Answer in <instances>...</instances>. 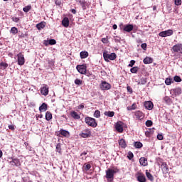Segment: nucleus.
Segmentation results:
<instances>
[{
	"label": "nucleus",
	"mask_w": 182,
	"mask_h": 182,
	"mask_svg": "<svg viewBox=\"0 0 182 182\" xmlns=\"http://www.w3.org/2000/svg\"><path fill=\"white\" fill-rule=\"evenodd\" d=\"M119 171H120V170H119L117 167H113L112 169L108 168L106 171L105 177L108 181H113V178H114V174H116V173H119Z\"/></svg>",
	"instance_id": "1"
},
{
	"label": "nucleus",
	"mask_w": 182,
	"mask_h": 182,
	"mask_svg": "<svg viewBox=\"0 0 182 182\" xmlns=\"http://www.w3.org/2000/svg\"><path fill=\"white\" fill-rule=\"evenodd\" d=\"M110 52L107 51V50H104L103 52V58L105 60V62H109V60H114L116 58H117V55L114 53H112L110 54Z\"/></svg>",
	"instance_id": "2"
},
{
	"label": "nucleus",
	"mask_w": 182,
	"mask_h": 182,
	"mask_svg": "<svg viewBox=\"0 0 182 182\" xmlns=\"http://www.w3.org/2000/svg\"><path fill=\"white\" fill-rule=\"evenodd\" d=\"M85 122L87 126L93 127V129H95V127H97V122H96V119L95 118L87 117L85 118Z\"/></svg>",
	"instance_id": "3"
},
{
	"label": "nucleus",
	"mask_w": 182,
	"mask_h": 182,
	"mask_svg": "<svg viewBox=\"0 0 182 182\" xmlns=\"http://www.w3.org/2000/svg\"><path fill=\"white\" fill-rule=\"evenodd\" d=\"M119 28L123 32H128L130 33L132 31H133L134 26L133 24H127V25H123V23H121L119 25Z\"/></svg>",
	"instance_id": "4"
},
{
	"label": "nucleus",
	"mask_w": 182,
	"mask_h": 182,
	"mask_svg": "<svg viewBox=\"0 0 182 182\" xmlns=\"http://www.w3.org/2000/svg\"><path fill=\"white\" fill-rule=\"evenodd\" d=\"M79 136H80V137H82V139H89V137H91L92 136V131L90 130V129L87 128L82 130L79 134Z\"/></svg>",
	"instance_id": "5"
},
{
	"label": "nucleus",
	"mask_w": 182,
	"mask_h": 182,
	"mask_svg": "<svg viewBox=\"0 0 182 182\" xmlns=\"http://www.w3.org/2000/svg\"><path fill=\"white\" fill-rule=\"evenodd\" d=\"M16 58L18 66H23L25 65V55L22 53H19L17 54Z\"/></svg>",
	"instance_id": "6"
},
{
	"label": "nucleus",
	"mask_w": 182,
	"mask_h": 182,
	"mask_svg": "<svg viewBox=\"0 0 182 182\" xmlns=\"http://www.w3.org/2000/svg\"><path fill=\"white\" fill-rule=\"evenodd\" d=\"M76 69L77 72H79V73H80L81 75H86L87 66L86 65V64L78 65H77Z\"/></svg>",
	"instance_id": "7"
},
{
	"label": "nucleus",
	"mask_w": 182,
	"mask_h": 182,
	"mask_svg": "<svg viewBox=\"0 0 182 182\" xmlns=\"http://www.w3.org/2000/svg\"><path fill=\"white\" fill-rule=\"evenodd\" d=\"M173 30L168 29L164 31H161L159 33V36L161 38H166V36H171L173 35Z\"/></svg>",
	"instance_id": "8"
},
{
	"label": "nucleus",
	"mask_w": 182,
	"mask_h": 182,
	"mask_svg": "<svg viewBox=\"0 0 182 182\" xmlns=\"http://www.w3.org/2000/svg\"><path fill=\"white\" fill-rule=\"evenodd\" d=\"M100 86L101 90H110L112 89V85L106 81H102Z\"/></svg>",
	"instance_id": "9"
},
{
	"label": "nucleus",
	"mask_w": 182,
	"mask_h": 182,
	"mask_svg": "<svg viewBox=\"0 0 182 182\" xmlns=\"http://www.w3.org/2000/svg\"><path fill=\"white\" fill-rule=\"evenodd\" d=\"M41 93L43 96H48V95H49V87L48 86V85H43V87L41 88Z\"/></svg>",
	"instance_id": "10"
},
{
	"label": "nucleus",
	"mask_w": 182,
	"mask_h": 182,
	"mask_svg": "<svg viewBox=\"0 0 182 182\" xmlns=\"http://www.w3.org/2000/svg\"><path fill=\"white\" fill-rule=\"evenodd\" d=\"M57 136H58V137H69L70 136V133L67 130L61 129L58 132Z\"/></svg>",
	"instance_id": "11"
},
{
	"label": "nucleus",
	"mask_w": 182,
	"mask_h": 182,
	"mask_svg": "<svg viewBox=\"0 0 182 182\" xmlns=\"http://www.w3.org/2000/svg\"><path fill=\"white\" fill-rule=\"evenodd\" d=\"M123 124L122 121H119L115 124V129L118 133H123Z\"/></svg>",
	"instance_id": "12"
},
{
	"label": "nucleus",
	"mask_w": 182,
	"mask_h": 182,
	"mask_svg": "<svg viewBox=\"0 0 182 182\" xmlns=\"http://www.w3.org/2000/svg\"><path fill=\"white\" fill-rule=\"evenodd\" d=\"M134 116L136 120H143L144 119V113L140 110L134 112Z\"/></svg>",
	"instance_id": "13"
},
{
	"label": "nucleus",
	"mask_w": 182,
	"mask_h": 182,
	"mask_svg": "<svg viewBox=\"0 0 182 182\" xmlns=\"http://www.w3.org/2000/svg\"><path fill=\"white\" fill-rule=\"evenodd\" d=\"M144 106L147 110H153L154 105L151 101H146L144 102Z\"/></svg>",
	"instance_id": "14"
},
{
	"label": "nucleus",
	"mask_w": 182,
	"mask_h": 182,
	"mask_svg": "<svg viewBox=\"0 0 182 182\" xmlns=\"http://www.w3.org/2000/svg\"><path fill=\"white\" fill-rule=\"evenodd\" d=\"M171 93H173L174 96H180L181 95V87H176L171 90Z\"/></svg>",
	"instance_id": "15"
},
{
	"label": "nucleus",
	"mask_w": 182,
	"mask_h": 182,
	"mask_svg": "<svg viewBox=\"0 0 182 182\" xmlns=\"http://www.w3.org/2000/svg\"><path fill=\"white\" fill-rule=\"evenodd\" d=\"M161 167L164 174H167V173H168V166H167L166 162H163Z\"/></svg>",
	"instance_id": "16"
},
{
	"label": "nucleus",
	"mask_w": 182,
	"mask_h": 182,
	"mask_svg": "<svg viewBox=\"0 0 182 182\" xmlns=\"http://www.w3.org/2000/svg\"><path fill=\"white\" fill-rule=\"evenodd\" d=\"M12 161H10V164H12V166H16V167H19L21 166V161L18 159H13L11 158Z\"/></svg>",
	"instance_id": "17"
},
{
	"label": "nucleus",
	"mask_w": 182,
	"mask_h": 182,
	"mask_svg": "<svg viewBox=\"0 0 182 182\" xmlns=\"http://www.w3.org/2000/svg\"><path fill=\"white\" fill-rule=\"evenodd\" d=\"M139 163L141 166H143L144 167H146V166H148L149 162H147V159L144 157H141L139 159Z\"/></svg>",
	"instance_id": "18"
},
{
	"label": "nucleus",
	"mask_w": 182,
	"mask_h": 182,
	"mask_svg": "<svg viewBox=\"0 0 182 182\" xmlns=\"http://www.w3.org/2000/svg\"><path fill=\"white\" fill-rule=\"evenodd\" d=\"M137 181L139 182H146V176L143 173H139V176L136 177Z\"/></svg>",
	"instance_id": "19"
},
{
	"label": "nucleus",
	"mask_w": 182,
	"mask_h": 182,
	"mask_svg": "<svg viewBox=\"0 0 182 182\" xmlns=\"http://www.w3.org/2000/svg\"><path fill=\"white\" fill-rule=\"evenodd\" d=\"M70 116L71 117H73V119H75V120H79V119H80V115H79V114H77V112L75 111H72L70 112Z\"/></svg>",
	"instance_id": "20"
},
{
	"label": "nucleus",
	"mask_w": 182,
	"mask_h": 182,
	"mask_svg": "<svg viewBox=\"0 0 182 182\" xmlns=\"http://www.w3.org/2000/svg\"><path fill=\"white\" fill-rule=\"evenodd\" d=\"M62 25L65 28H68L69 26V18L65 17L62 21Z\"/></svg>",
	"instance_id": "21"
},
{
	"label": "nucleus",
	"mask_w": 182,
	"mask_h": 182,
	"mask_svg": "<svg viewBox=\"0 0 182 182\" xmlns=\"http://www.w3.org/2000/svg\"><path fill=\"white\" fill-rule=\"evenodd\" d=\"M119 144L122 149H126L127 147V144H126V140L122 139L119 141Z\"/></svg>",
	"instance_id": "22"
},
{
	"label": "nucleus",
	"mask_w": 182,
	"mask_h": 182,
	"mask_svg": "<svg viewBox=\"0 0 182 182\" xmlns=\"http://www.w3.org/2000/svg\"><path fill=\"white\" fill-rule=\"evenodd\" d=\"M48 110V104L43 102L41 106L39 107L40 112H46Z\"/></svg>",
	"instance_id": "23"
},
{
	"label": "nucleus",
	"mask_w": 182,
	"mask_h": 182,
	"mask_svg": "<svg viewBox=\"0 0 182 182\" xmlns=\"http://www.w3.org/2000/svg\"><path fill=\"white\" fill-rule=\"evenodd\" d=\"M144 65H149L150 63H153V58L150 57H146L143 60Z\"/></svg>",
	"instance_id": "24"
},
{
	"label": "nucleus",
	"mask_w": 182,
	"mask_h": 182,
	"mask_svg": "<svg viewBox=\"0 0 182 182\" xmlns=\"http://www.w3.org/2000/svg\"><path fill=\"white\" fill-rule=\"evenodd\" d=\"M146 176L148 180H149L150 181H154V177L153 176V175H151V173H150V172H149V170H146Z\"/></svg>",
	"instance_id": "25"
},
{
	"label": "nucleus",
	"mask_w": 182,
	"mask_h": 182,
	"mask_svg": "<svg viewBox=\"0 0 182 182\" xmlns=\"http://www.w3.org/2000/svg\"><path fill=\"white\" fill-rule=\"evenodd\" d=\"M45 26H46V23L43 21L36 24V28L38 31H41V29H43Z\"/></svg>",
	"instance_id": "26"
},
{
	"label": "nucleus",
	"mask_w": 182,
	"mask_h": 182,
	"mask_svg": "<svg viewBox=\"0 0 182 182\" xmlns=\"http://www.w3.org/2000/svg\"><path fill=\"white\" fill-rule=\"evenodd\" d=\"M80 4L81 5L83 11L86 10V8L89 6V3H87V1H80Z\"/></svg>",
	"instance_id": "27"
},
{
	"label": "nucleus",
	"mask_w": 182,
	"mask_h": 182,
	"mask_svg": "<svg viewBox=\"0 0 182 182\" xmlns=\"http://www.w3.org/2000/svg\"><path fill=\"white\" fill-rule=\"evenodd\" d=\"M80 58L81 59H86L89 56V53L87 51H82L80 53Z\"/></svg>",
	"instance_id": "28"
},
{
	"label": "nucleus",
	"mask_w": 182,
	"mask_h": 182,
	"mask_svg": "<svg viewBox=\"0 0 182 182\" xmlns=\"http://www.w3.org/2000/svg\"><path fill=\"white\" fill-rule=\"evenodd\" d=\"M172 50H173V52H179V53H182V46H173Z\"/></svg>",
	"instance_id": "29"
},
{
	"label": "nucleus",
	"mask_w": 182,
	"mask_h": 182,
	"mask_svg": "<svg viewBox=\"0 0 182 182\" xmlns=\"http://www.w3.org/2000/svg\"><path fill=\"white\" fill-rule=\"evenodd\" d=\"M46 119L49 122V120H52V113L49 111L46 112Z\"/></svg>",
	"instance_id": "30"
},
{
	"label": "nucleus",
	"mask_w": 182,
	"mask_h": 182,
	"mask_svg": "<svg viewBox=\"0 0 182 182\" xmlns=\"http://www.w3.org/2000/svg\"><path fill=\"white\" fill-rule=\"evenodd\" d=\"M105 116H107L108 117H113L114 116V112L113 111H107L104 113Z\"/></svg>",
	"instance_id": "31"
},
{
	"label": "nucleus",
	"mask_w": 182,
	"mask_h": 182,
	"mask_svg": "<svg viewBox=\"0 0 182 182\" xmlns=\"http://www.w3.org/2000/svg\"><path fill=\"white\" fill-rule=\"evenodd\" d=\"M134 146L136 149H141V147H143V144L140 141H136L134 143Z\"/></svg>",
	"instance_id": "32"
},
{
	"label": "nucleus",
	"mask_w": 182,
	"mask_h": 182,
	"mask_svg": "<svg viewBox=\"0 0 182 182\" xmlns=\"http://www.w3.org/2000/svg\"><path fill=\"white\" fill-rule=\"evenodd\" d=\"M92 168V166L90 164H86L82 166V170L83 171H89V169Z\"/></svg>",
	"instance_id": "33"
},
{
	"label": "nucleus",
	"mask_w": 182,
	"mask_h": 182,
	"mask_svg": "<svg viewBox=\"0 0 182 182\" xmlns=\"http://www.w3.org/2000/svg\"><path fill=\"white\" fill-rule=\"evenodd\" d=\"M171 83H173V79L172 78H166L165 80V84L167 85V86H170V85H171Z\"/></svg>",
	"instance_id": "34"
},
{
	"label": "nucleus",
	"mask_w": 182,
	"mask_h": 182,
	"mask_svg": "<svg viewBox=\"0 0 182 182\" xmlns=\"http://www.w3.org/2000/svg\"><path fill=\"white\" fill-rule=\"evenodd\" d=\"M10 33H11L13 35H16V33H18V28L12 27L10 30Z\"/></svg>",
	"instance_id": "35"
},
{
	"label": "nucleus",
	"mask_w": 182,
	"mask_h": 182,
	"mask_svg": "<svg viewBox=\"0 0 182 182\" xmlns=\"http://www.w3.org/2000/svg\"><path fill=\"white\" fill-rule=\"evenodd\" d=\"M55 150H56L57 153H59L60 154H62V148L60 146V144H58L56 145Z\"/></svg>",
	"instance_id": "36"
},
{
	"label": "nucleus",
	"mask_w": 182,
	"mask_h": 182,
	"mask_svg": "<svg viewBox=\"0 0 182 182\" xmlns=\"http://www.w3.org/2000/svg\"><path fill=\"white\" fill-rule=\"evenodd\" d=\"M127 157L129 160H132L133 159V157H134V154H133V152L129 151L127 153Z\"/></svg>",
	"instance_id": "37"
},
{
	"label": "nucleus",
	"mask_w": 182,
	"mask_h": 182,
	"mask_svg": "<svg viewBox=\"0 0 182 182\" xmlns=\"http://www.w3.org/2000/svg\"><path fill=\"white\" fill-rule=\"evenodd\" d=\"M130 72L132 73H137L139 72V67H133L132 68L130 69Z\"/></svg>",
	"instance_id": "38"
},
{
	"label": "nucleus",
	"mask_w": 182,
	"mask_h": 182,
	"mask_svg": "<svg viewBox=\"0 0 182 182\" xmlns=\"http://www.w3.org/2000/svg\"><path fill=\"white\" fill-rule=\"evenodd\" d=\"M31 9H32L31 6H26V7H24L23 9V12L28 13V12H29V11H31Z\"/></svg>",
	"instance_id": "39"
},
{
	"label": "nucleus",
	"mask_w": 182,
	"mask_h": 182,
	"mask_svg": "<svg viewBox=\"0 0 182 182\" xmlns=\"http://www.w3.org/2000/svg\"><path fill=\"white\" fill-rule=\"evenodd\" d=\"M75 85H77L78 86H80V85L83 84V81L82 80H79V79H75Z\"/></svg>",
	"instance_id": "40"
},
{
	"label": "nucleus",
	"mask_w": 182,
	"mask_h": 182,
	"mask_svg": "<svg viewBox=\"0 0 182 182\" xmlns=\"http://www.w3.org/2000/svg\"><path fill=\"white\" fill-rule=\"evenodd\" d=\"M137 109V105L136 104H132V107H127V110H136Z\"/></svg>",
	"instance_id": "41"
},
{
	"label": "nucleus",
	"mask_w": 182,
	"mask_h": 182,
	"mask_svg": "<svg viewBox=\"0 0 182 182\" xmlns=\"http://www.w3.org/2000/svg\"><path fill=\"white\" fill-rule=\"evenodd\" d=\"M94 117L99 119V117H100V111L95 110V112H94Z\"/></svg>",
	"instance_id": "42"
},
{
	"label": "nucleus",
	"mask_w": 182,
	"mask_h": 182,
	"mask_svg": "<svg viewBox=\"0 0 182 182\" xmlns=\"http://www.w3.org/2000/svg\"><path fill=\"white\" fill-rule=\"evenodd\" d=\"M152 133H153V131L151 129H149L145 132V136L146 137H150V136H151Z\"/></svg>",
	"instance_id": "43"
},
{
	"label": "nucleus",
	"mask_w": 182,
	"mask_h": 182,
	"mask_svg": "<svg viewBox=\"0 0 182 182\" xmlns=\"http://www.w3.org/2000/svg\"><path fill=\"white\" fill-rule=\"evenodd\" d=\"M146 126L147 127H151V126H153V121H151V120H147V121L146 122Z\"/></svg>",
	"instance_id": "44"
},
{
	"label": "nucleus",
	"mask_w": 182,
	"mask_h": 182,
	"mask_svg": "<svg viewBox=\"0 0 182 182\" xmlns=\"http://www.w3.org/2000/svg\"><path fill=\"white\" fill-rule=\"evenodd\" d=\"M173 80L175 81V82H181V77H180V76H177V75H176L174 77H173Z\"/></svg>",
	"instance_id": "45"
},
{
	"label": "nucleus",
	"mask_w": 182,
	"mask_h": 182,
	"mask_svg": "<svg viewBox=\"0 0 182 182\" xmlns=\"http://www.w3.org/2000/svg\"><path fill=\"white\" fill-rule=\"evenodd\" d=\"M0 66L3 68V69H6V68H8V63L1 62Z\"/></svg>",
	"instance_id": "46"
},
{
	"label": "nucleus",
	"mask_w": 182,
	"mask_h": 182,
	"mask_svg": "<svg viewBox=\"0 0 182 182\" xmlns=\"http://www.w3.org/2000/svg\"><path fill=\"white\" fill-rule=\"evenodd\" d=\"M48 45H56V40L55 39L48 40Z\"/></svg>",
	"instance_id": "47"
},
{
	"label": "nucleus",
	"mask_w": 182,
	"mask_h": 182,
	"mask_svg": "<svg viewBox=\"0 0 182 182\" xmlns=\"http://www.w3.org/2000/svg\"><path fill=\"white\" fill-rule=\"evenodd\" d=\"M134 63H136V60H132L130 63L128 65L129 68H133V66H134Z\"/></svg>",
	"instance_id": "48"
},
{
	"label": "nucleus",
	"mask_w": 182,
	"mask_h": 182,
	"mask_svg": "<svg viewBox=\"0 0 182 182\" xmlns=\"http://www.w3.org/2000/svg\"><path fill=\"white\" fill-rule=\"evenodd\" d=\"M11 20L13 21V22L18 23V22H19V17H15V16L12 17Z\"/></svg>",
	"instance_id": "49"
},
{
	"label": "nucleus",
	"mask_w": 182,
	"mask_h": 182,
	"mask_svg": "<svg viewBox=\"0 0 182 182\" xmlns=\"http://www.w3.org/2000/svg\"><path fill=\"white\" fill-rule=\"evenodd\" d=\"M175 5H176L177 6L181 5V0H175Z\"/></svg>",
	"instance_id": "50"
},
{
	"label": "nucleus",
	"mask_w": 182,
	"mask_h": 182,
	"mask_svg": "<svg viewBox=\"0 0 182 182\" xmlns=\"http://www.w3.org/2000/svg\"><path fill=\"white\" fill-rule=\"evenodd\" d=\"M157 139H158V140H163V139H164L163 134H159L157 135Z\"/></svg>",
	"instance_id": "51"
},
{
	"label": "nucleus",
	"mask_w": 182,
	"mask_h": 182,
	"mask_svg": "<svg viewBox=\"0 0 182 182\" xmlns=\"http://www.w3.org/2000/svg\"><path fill=\"white\" fill-rule=\"evenodd\" d=\"M127 92H129V93H133V89H132V87L130 86H127Z\"/></svg>",
	"instance_id": "52"
},
{
	"label": "nucleus",
	"mask_w": 182,
	"mask_h": 182,
	"mask_svg": "<svg viewBox=\"0 0 182 182\" xmlns=\"http://www.w3.org/2000/svg\"><path fill=\"white\" fill-rule=\"evenodd\" d=\"M102 42L103 43H107L109 42V40L107 39V38H104L102 39Z\"/></svg>",
	"instance_id": "53"
},
{
	"label": "nucleus",
	"mask_w": 182,
	"mask_h": 182,
	"mask_svg": "<svg viewBox=\"0 0 182 182\" xmlns=\"http://www.w3.org/2000/svg\"><path fill=\"white\" fill-rule=\"evenodd\" d=\"M55 4L58 5V6H60V5H62V1H60V0H55Z\"/></svg>",
	"instance_id": "54"
},
{
	"label": "nucleus",
	"mask_w": 182,
	"mask_h": 182,
	"mask_svg": "<svg viewBox=\"0 0 182 182\" xmlns=\"http://www.w3.org/2000/svg\"><path fill=\"white\" fill-rule=\"evenodd\" d=\"M36 117L37 120H38L39 117H40V119H42V117H43V114H36Z\"/></svg>",
	"instance_id": "55"
},
{
	"label": "nucleus",
	"mask_w": 182,
	"mask_h": 182,
	"mask_svg": "<svg viewBox=\"0 0 182 182\" xmlns=\"http://www.w3.org/2000/svg\"><path fill=\"white\" fill-rule=\"evenodd\" d=\"M9 129L10 130H15V126H14V125H9Z\"/></svg>",
	"instance_id": "56"
},
{
	"label": "nucleus",
	"mask_w": 182,
	"mask_h": 182,
	"mask_svg": "<svg viewBox=\"0 0 182 182\" xmlns=\"http://www.w3.org/2000/svg\"><path fill=\"white\" fill-rule=\"evenodd\" d=\"M78 109H85V104H81L78 106Z\"/></svg>",
	"instance_id": "57"
},
{
	"label": "nucleus",
	"mask_w": 182,
	"mask_h": 182,
	"mask_svg": "<svg viewBox=\"0 0 182 182\" xmlns=\"http://www.w3.org/2000/svg\"><path fill=\"white\" fill-rule=\"evenodd\" d=\"M44 45H46V46H48V45H49V40L48 41H44Z\"/></svg>",
	"instance_id": "58"
},
{
	"label": "nucleus",
	"mask_w": 182,
	"mask_h": 182,
	"mask_svg": "<svg viewBox=\"0 0 182 182\" xmlns=\"http://www.w3.org/2000/svg\"><path fill=\"white\" fill-rule=\"evenodd\" d=\"M112 28H113L114 30L117 29V25L114 24V25L112 26Z\"/></svg>",
	"instance_id": "59"
},
{
	"label": "nucleus",
	"mask_w": 182,
	"mask_h": 182,
	"mask_svg": "<svg viewBox=\"0 0 182 182\" xmlns=\"http://www.w3.org/2000/svg\"><path fill=\"white\" fill-rule=\"evenodd\" d=\"M86 154H87V152L83 151L82 153H81L80 156H86Z\"/></svg>",
	"instance_id": "60"
},
{
	"label": "nucleus",
	"mask_w": 182,
	"mask_h": 182,
	"mask_svg": "<svg viewBox=\"0 0 182 182\" xmlns=\"http://www.w3.org/2000/svg\"><path fill=\"white\" fill-rule=\"evenodd\" d=\"M2 156H4V153L2 152V150L0 149V159L2 158Z\"/></svg>",
	"instance_id": "61"
},
{
	"label": "nucleus",
	"mask_w": 182,
	"mask_h": 182,
	"mask_svg": "<svg viewBox=\"0 0 182 182\" xmlns=\"http://www.w3.org/2000/svg\"><path fill=\"white\" fill-rule=\"evenodd\" d=\"M71 12L74 14H76V11L74 9H71Z\"/></svg>",
	"instance_id": "62"
},
{
	"label": "nucleus",
	"mask_w": 182,
	"mask_h": 182,
	"mask_svg": "<svg viewBox=\"0 0 182 182\" xmlns=\"http://www.w3.org/2000/svg\"><path fill=\"white\" fill-rule=\"evenodd\" d=\"M141 48L144 50H147V46H142Z\"/></svg>",
	"instance_id": "63"
},
{
	"label": "nucleus",
	"mask_w": 182,
	"mask_h": 182,
	"mask_svg": "<svg viewBox=\"0 0 182 182\" xmlns=\"http://www.w3.org/2000/svg\"><path fill=\"white\" fill-rule=\"evenodd\" d=\"M146 80H143V81H142V82H141V85H144V84H146Z\"/></svg>",
	"instance_id": "64"
}]
</instances>
